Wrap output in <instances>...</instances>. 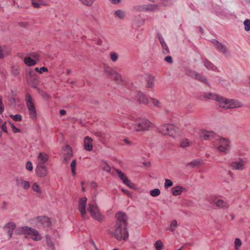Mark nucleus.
Wrapping results in <instances>:
<instances>
[{"instance_id":"nucleus-33","label":"nucleus","mask_w":250,"mask_h":250,"mask_svg":"<svg viewBox=\"0 0 250 250\" xmlns=\"http://www.w3.org/2000/svg\"><path fill=\"white\" fill-rule=\"evenodd\" d=\"M115 16L120 19H123L126 15L125 12L122 10H117L115 11Z\"/></svg>"},{"instance_id":"nucleus-11","label":"nucleus","mask_w":250,"mask_h":250,"mask_svg":"<svg viewBox=\"0 0 250 250\" xmlns=\"http://www.w3.org/2000/svg\"><path fill=\"white\" fill-rule=\"evenodd\" d=\"M157 4H147L139 5L136 7V10L139 12H153L158 9Z\"/></svg>"},{"instance_id":"nucleus-54","label":"nucleus","mask_w":250,"mask_h":250,"mask_svg":"<svg viewBox=\"0 0 250 250\" xmlns=\"http://www.w3.org/2000/svg\"><path fill=\"white\" fill-rule=\"evenodd\" d=\"M26 168L29 171H31L33 169L32 164L31 162L28 161L27 162Z\"/></svg>"},{"instance_id":"nucleus-40","label":"nucleus","mask_w":250,"mask_h":250,"mask_svg":"<svg viewBox=\"0 0 250 250\" xmlns=\"http://www.w3.org/2000/svg\"><path fill=\"white\" fill-rule=\"evenodd\" d=\"M154 246L156 250H162L163 247V244L161 241L157 240L155 243Z\"/></svg>"},{"instance_id":"nucleus-2","label":"nucleus","mask_w":250,"mask_h":250,"mask_svg":"<svg viewBox=\"0 0 250 250\" xmlns=\"http://www.w3.org/2000/svg\"><path fill=\"white\" fill-rule=\"evenodd\" d=\"M130 120L132 122L127 125V127L135 131L148 130L154 126L150 121L146 118H135L130 116Z\"/></svg>"},{"instance_id":"nucleus-32","label":"nucleus","mask_w":250,"mask_h":250,"mask_svg":"<svg viewBox=\"0 0 250 250\" xmlns=\"http://www.w3.org/2000/svg\"><path fill=\"white\" fill-rule=\"evenodd\" d=\"M192 142L188 139H184L182 140L180 142V146L183 148H186L189 146Z\"/></svg>"},{"instance_id":"nucleus-62","label":"nucleus","mask_w":250,"mask_h":250,"mask_svg":"<svg viewBox=\"0 0 250 250\" xmlns=\"http://www.w3.org/2000/svg\"><path fill=\"white\" fill-rule=\"evenodd\" d=\"M96 43L98 45H101L102 44V41L101 39H98L97 40Z\"/></svg>"},{"instance_id":"nucleus-18","label":"nucleus","mask_w":250,"mask_h":250,"mask_svg":"<svg viewBox=\"0 0 250 250\" xmlns=\"http://www.w3.org/2000/svg\"><path fill=\"white\" fill-rule=\"evenodd\" d=\"M48 154L44 152H40L37 157V165H45V163L48 160Z\"/></svg>"},{"instance_id":"nucleus-44","label":"nucleus","mask_w":250,"mask_h":250,"mask_svg":"<svg viewBox=\"0 0 250 250\" xmlns=\"http://www.w3.org/2000/svg\"><path fill=\"white\" fill-rule=\"evenodd\" d=\"M161 191L158 188H155L150 191V194L153 197H156L160 195Z\"/></svg>"},{"instance_id":"nucleus-46","label":"nucleus","mask_w":250,"mask_h":250,"mask_svg":"<svg viewBox=\"0 0 250 250\" xmlns=\"http://www.w3.org/2000/svg\"><path fill=\"white\" fill-rule=\"evenodd\" d=\"M150 100L154 106L157 107H160L161 106V103L157 99L155 98H150Z\"/></svg>"},{"instance_id":"nucleus-37","label":"nucleus","mask_w":250,"mask_h":250,"mask_svg":"<svg viewBox=\"0 0 250 250\" xmlns=\"http://www.w3.org/2000/svg\"><path fill=\"white\" fill-rule=\"evenodd\" d=\"M178 227V223L176 220H173L170 224V227L169 228V230L172 232H173L175 229L176 228H177Z\"/></svg>"},{"instance_id":"nucleus-41","label":"nucleus","mask_w":250,"mask_h":250,"mask_svg":"<svg viewBox=\"0 0 250 250\" xmlns=\"http://www.w3.org/2000/svg\"><path fill=\"white\" fill-rule=\"evenodd\" d=\"M102 168L103 170L107 172H109L111 169L110 166L104 161L103 162L102 164Z\"/></svg>"},{"instance_id":"nucleus-42","label":"nucleus","mask_w":250,"mask_h":250,"mask_svg":"<svg viewBox=\"0 0 250 250\" xmlns=\"http://www.w3.org/2000/svg\"><path fill=\"white\" fill-rule=\"evenodd\" d=\"M201 162L199 160H195L191 162L188 164L187 166L191 167H194L199 166Z\"/></svg>"},{"instance_id":"nucleus-30","label":"nucleus","mask_w":250,"mask_h":250,"mask_svg":"<svg viewBox=\"0 0 250 250\" xmlns=\"http://www.w3.org/2000/svg\"><path fill=\"white\" fill-rule=\"evenodd\" d=\"M17 184L19 186L22 187L24 189H27L30 187V184L28 181L22 180L17 181Z\"/></svg>"},{"instance_id":"nucleus-5","label":"nucleus","mask_w":250,"mask_h":250,"mask_svg":"<svg viewBox=\"0 0 250 250\" xmlns=\"http://www.w3.org/2000/svg\"><path fill=\"white\" fill-rule=\"evenodd\" d=\"M22 233L29 235L32 239L36 241H40L42 239V237L39 232L31 228L24 227L17 229V233Z\"/></svg>"},{"instance_id":"nucleus-61","label":"nucleus","mask_w":250,"mask_h":250,"mask_svg":"<svg viewBox=\"0 0 250 250\" xmlns=\"http://www.w3.org/2000/svg\"><path fill=\"white\" fill-rule=\"evenodd\" d=\"M66 114V111L64 110H61L60 112V115L61 116H63Z\"/></svg>"},{"instance_id":"nucleus-27","label":"nucleus","mask_w":250,"mask_h":250,"mask_svg":"<svg viewBox=\"0 0 250 250\" xmlns=\"http://www.w3.org/2000/svg\"><path fill=\"white\" fill-rule=\"evenodd\" d=\"M214 202L216 207L219 208H227L229 207V204L227 202L223 201L222 199H217L214 200Z\"/></svg>"},{"instance_id":"nucleus-13","label":"nucleus","mask_w":250,"mask_h":250,"mask_svg":"<svg viewBox=\"0 0 250 250\" xmlns=\"http://www.w3.org/2000/svg\"><path fill=\"white\" fill-rule=\"evenodd\" d=\"M212 43L215 45L216 49L222 53L224 55L227 56L229 54V51L228 50L227 47L224 44L222 43L219 42L218 41L216 40H213L212 41Z\"/></svg>"},{"instance_id":"nucleus-34","label":"nucleus","mask_w":250,"mask_h":250,"mask_svg":"<svg viewBox=\"0 0 250 250\" xmlns=\"http://www.w3.org/2000/svg\"><path fill=\"white\" fill-rule=\"evenodd\" d=\"M104 72L109 76L112 77L115 73V71L111 67L105 66L104 69Z\"/></svg>"},{"instance_id":"nucleus-20","label":"nucleus","mask_w":250,"mask_h":250,"mask_svg":"<svg viewBox=\"0 0 250 250\" xmlns=\"http://www.w3.org/2000/svg\"><path fill=\"white\" fill-rule=\"evenodd\" d=\"M92 141L93 140L90 137L88 136L85 137L84 140V146L85 150L90 151L92 150Z\"/></svg>"},{"instance_id":"nucleus-52","label":"nucleus","mask_w":250,"mask_h":250,"mask_svg":"<svg viewBox=\"0 0 250 250\" xmlns=\"http://www.w3.org/2000/svg\"><path fill=\"white\" fill-rule=\"evenodd\" d=\"M83 4L90 6L91 5L93 2L94 0H80Z\"/></svg>"},{"instance_id":"nucleus-57","label":"nucleus","mask_w":250,"mask_h":250,"mask_svg":"<svg viewBox=\"0 0 250 250\" xmlns=\"http://www.w3.org/2000/svg\"><path fill=\"white\" fill-rule=\"evenodd\" d=\"M1 125L0 126V128L2 129V130L5 132H7V127L6 126V122H4L3 123H2Z\"/></svg>"},{"instance_id":"nucleus-26","label":"nucleus","mask_w":250,"mask_h":250,"mask_svg":"<svg viewBox=\"0 0 250 250\" xmlns=\"http://www.w3.org/2000/svg\"><path fill=\"white\" fill-rule=\"evenodd\" d=\"M202 62L204 66L208 70L214 71L216 69V67L212 62L206 59H203Z\"/></svg>"},{"instance_id":"nucleus-25","label":"nucleus","mask_w":250,"mask_h":250,"mask_svg":"<svg viewBox=\"0 0 250 250\" xmlns=\"http://www.w3.org/2000/svg\"><path fill=\"white\" fill-rule=\"evenodd\" d=\"M15 225L13 222L8 223L5 227V229L7 231L9 237H11L13 230L15 228Z\"/></svg>"},{"instance_id":"nucleus-10","label":"nucleus","mask_w":250,"mask_h":250,"mask_svg":"<svg viewBox=\"0 0 250 250\" xmlns=\"http://www.w3.org/2000/svg\"><path fill=\"white\" fill-rule=\"evenodd\" d=\"M26 105L28 110L29 111V114L31 117L33 119H35L36 118V111L35 109V107L34 104L33 102V100L31 97V96L29 94H27L26 96Z\"/></svg>"},{"instance_id":"nucleus-39","label":"nucleus","mask_w":250,"mask_h":250,"mask_svg":"<svg viewBox=\"0 0 250 250\" xmlns=\"http://www.w3.org/2000/svg\"><path fill=\"white\" fill-rule=\"evenodd\" d=\"M154 77L149 75L147 81V86L148 88H151L154 86Z\"/></svg>"},{"instance_id":"nucleus-35","label":"nucleus","mask_w":250,"mask_h":250,"mask_svg":"<svg viewBox=\"0 0 250 250\" xmlns=\"http://www.w3.org/2000/svg\"><path fill=\"white\" fill-rule=\"evenodd\" d=\"M115 171L117 172L118 177L124 183L125 181H127V177L120 170L116 169Z\"/></svg>"},{"instance_id":"nucleus-4","label":"nucleus","mask_w":250,"mask_h":250,"mask_svg":"<svg viewBox=\"0 0 250 250\" xmlns=\"http://www.w3.org/2000/svg\"><path fill=\"white\" fill-rule=\"evenodd\" d=\"M213 145L220 152L227 154L230 149V142L228 139L218 135L216 137L215 140L213 141Z\"/></svg>"},{"instance_id":"nucleus-17","label":"nucleus","mask_w":250,"mask_h":250,"mask_svg":"<svg viewBox=\"0 0 250 250\" xmlns=\"http://www.w3.org/2000/svg\"><path fill=\"white\" fill-rule=\"evenodd\" d=\"M37 175L40 177H44L48 173V170L45 165H37L36 168Z\"/></svg>"},{"instance_id":"nucleus-28","label":"nucleus","mask_w":250,"mask_h":250,"mask_svg":"<svg viewBox=\"0 0 250 250\" xmlns=\"http://www.w3.org/2000/svg\"><path fill=\"white\" fill-rule=\"evenodd\" d=\"M24 62L28 66H34L38 62L37 61L31 59V57L29 56L26 57L24 59Z\"/></svg>"},{"instance_id":"nucleus-47","label":"nucleus","mask_w":250,"mask_h":250,"mask_svg":"<svg viewBox=\"0 0 250 250\" xmlns=\"http://www.w3.org/2000/svg\"><path fill=\"white\" fill-rule=\"evenodd\" d=\"M6 47L5 46H0V59L4 57L7 53L5 51Z\"/></svg>"},{"instance_id":"nucleus-8","label":"nucleus","mask_w":250,"mask_h":250,"mask_svg":"<svg viewBox=\"0 0 250 250\" xmlns=\"http://www.w3.org/2000/svg\"><path fill=\"white\" fill-rule=\"evenodd\" d=\"M87 211L90 213L91 217L93 219L100 222L102 221L103 216L100 213L98 207L96 205L93 204H89Z\"/></svg>"},{"instance_id":"nucleus-12","label":"nucleus","mask_w":250,"mask_h":250,"mask_svg":"<svg viewBox=\"0 0 250 250\" xmlns=\"http://www.w3.org/2000/svg\"><path fill=\"white\" fill-rule=\"evenodd\" d=\"M86 202V197L81 198L79 200L78 209L83 218L85 217Z\"/></svg>"},{"instance_id":"nucleus-51","label":"nucleus","mask_w":250,"mask_h":250,"mask_svg":"<svg viewBox=\"0 0 250 250\" xmlns=\"http://www.w3.org/2000/svg\"><path fill=\"white\" fill-rule=\"evenodd\" d=\"M165 181V182L164 186L166 188H167L173 185V183L171 180L167 179H166Z\"/></svg>"},{"instance_id":"nucleus-29","label":"nucleus","mask_w":250,"mask_h":250,"mask_svg":"<svg viewBox=\"0 0 250 250\" xmlns=\"http://www.w3.org/2000/svg\"><path fill=\"white\" fill-rule=\"evenodd\" d=\"M183 189L184 188L180 186L174 187L172 188V193L174 196L180 195Z\"/></svg>"},{"instance_id":"nucleus-19","label":"nucleus","mask_w":250,"mask_h":250,"mask_svg":"<svg viewBox=\"0 0 250 250\" xmlns=\"http://www.w3.org/2000/svg\"><path fill=\"white\" fill-rule=\"evenodd\" d=\"M64 151V158L63 161V162L67 163L68 162L70 158L72 156V151L70 146H66L63 149Z\"/></svg>"},{"instance_id":"nucleus-43","label":"nucleus","mask_w":250,"mask_h":250,"mask_svg":"<svg viewBox=\"0 0 250 250\" xmlns=\"http://www.w3.org/2000/svg\"><path fill=\"white\" fill-rule=\"evenodd\" d=\"M29 57H31V59H33L38 62H39L41 59L40 56L37 53H31L30 54Z\"/></svg>"},{"instance_id":"nucleus-49","label":"nucleus","mask_w":250,"mask_h":250,"mask_svg":"<svg viewBox=\"0 0 250 250\" xmlns=\"http://www.w3.org/2000/svg\"><path fill=\"white\" fill-rule=\"evenodd\" d=\"M242 242L240 239L236 238L234 241L235 249L238 250L239 248L241 246Z\"/></svg>"},{"instance_id":"nucleus-6","label":"nucleus","mask_w":250,"mask_h":250,"mask_svg":"<svg viewBox=\"0 0 250 250\" xmlns=\"http://www.w3.org/2000/svg\"><path fill=\"white\" fill-rule=\"evenodd\" d=\"M177 128L172 125L165 124L158 128V131L163 135H168L174 137L177 131Z\"/></svg>"},{"instance_id":"nucleus-55","label":"nucleus","mask_w":250,"mask_h":250,"mask_svg":"<svg viewBox=\"0 0 250 250\" xmlns=\"http://www.w3.org/2000/svg\"><path fill=\"white\" fill-rule=\"evenodd\" d=\"M4 106L2 103V99L0 97V114H1L4 111Z\"/></svg>"},{"instance_id":"nucleus-56","label":"nucleus","mask_w":250,"mask_h":250,"mask_svg":"<svg viewBox=\"0 0 250 250\" xmlns=\"http://www.w3.org/2000/svg\"><path fill=\"white\" fill-rule=\"evenodd\" d=\"M165 61L169 63H172L173 62L172 58L170 56H167L165 57Z\"/></svg>"},{"instance_id":"nucleus-58","label":"nucleus","mask_w":250,"mask_h":250,"mask_svg":"<svg viewBox=\"0 0 250 250\" xmlns=\"http://www.w3.org/2000/svg\"><path fill=\"white\" fill-rule=\"evenodd\" d=\"M110 1L114 4H117L121 2L122 0H109Z\"/></svg>"},{"instance_id":"nucleus-24","label":"nucleus","mask_w":250,"mask_h":250,"mask_svg":"<svg viewBox=\"0 0 250 250\" xmlns=\"http://www.w3.org/2000/svg\"><path fill=\"white\" fill-rule=\"evenodd\" d=\"M136 98L140 104H147L148 100L142 92L138 91L136 94Z\"/></svg>"},{"instance_id":"nucleus-9","label":"nucleus","mask_w":250,"mask_h":250,"mask_svg":"<svg viewBox=\"0 0 250 250\" xmlns=\"http://www.w3.org/2000/svg\"><path fill=\"white\" fill-rule=\"evenodd\" d=\"M33 223L38 227H48L51 226L49 218L45 216H38L35 218Z\"/></svg>"},{"instance_id":"nucleus-45","label":"nucleus","mask_w":250,"mask_h":250,"mask_svg":"<svg viewBox=\"0 0 250 250\" xmlns=\"http://www.w3.org/2000/svg\"><path fill=\"white\" fill-rule=\"evenodd\" d=\"M32 189L37 192V193H41L42 191L40 189V186L37 183H34L32 186Z\"/></svg>"},{"instance_id":"nucleus-7","label":"nucleus","mask_w":250,"mask_h":250,"mask_svg":"<svg viewBox=\"0 0 250 250\" xmlns=\"http://www.w3.org/2000/svg\"><path fill=\"white\" fill-rule=\"evenodd\" d=\"M242 105L243 104L238 101L233 99L228 100L223 97L220 107L229 109L240 107H242Z\"/></svg>"},{"instance_id":"nucleus-53","label":"nucleus","mask_w":250,"mask_h":250,"mask_svg":"<svg viewBox=\"0 0 250 250\" xmlns=\"http://www.w3.org/2000/svg\"><path fill=\"white\" fill-rule=\"evenodd\" d=\"M124 183L127 185L130 188H135V185L133 183L131 182V181L128 179H127V181H125Z\"/></svg>"},{"instance_id":"nucleus-16","label":"nucleus","mask_w":250,"mask_h":250,"mask_svg":"<svg viewBox=\"0 0 250 250\" xmlns=\"http://www.w3.org/2000/svg\"><path fill=\"white\" fill-rule=\"evenodd\" d=\"M203 97L207 100H213L218 102L219 106H221L223 97L213 93H205Z\"/></svg>"},{"instance_id":"nucleus-63","label":"nucleus","mask_w":250,"mask_h":250,"mask_svg":"<svg viewBox=\"0 0 250 250\" xmlns=\"http://www.w3.org/2000/svg\"><path fill=\"white\" fill-rule=\"evenodd\" d=\"M21 120V116L20 115L17 114V122L20 121Z\"/></svg>"},{"instance_id":"nucleus-22","label":"nucleus","mask_w":250,"mask_h":250,"mask_svg":"<svg viewBox=\"0 0 250 250\" xmlns=\"http://www.w3.org/2000/svg\"><path fill=\"white\" fill-rule=\"evenodd\" d=\"M158 39H159L160 43V44L161 45L162 48V51H163V53L165 54H169V50L168 49V47L167 43L165 42V40L163 39V38L162 37L161 35H159L158 36Z\"/></svg>"},{"instance_id":"nucleus-36","label":"nucleus","mask_w":250,"mask_h":250,"mask_svg":"<svg viewBox=\"0 0 250 250\" xmlns=\"http://www.w3.org/2000/svg\"><path fill=\"white\" fill-rule=\"evenodd\" d=\"M112 79L117 83H120L123 81L122 76L118 73L116 71L115 74L112 77Z\"/></svg>"},{"instance_id":"nucleus-59","label":"nucleus","mask_w":250,"mask_h":250,"mask_svg":"<svg viewBox=\"0 0 250 250\" xmlns=\"http://www.w3.org/2000/svg\"><path fill=\"white\" fill-rule=\"evenodd\" d=\"M19 25L21 26H22V27H26L27 26V23L26 22H20L19 23Z\"/></svg>"},{"instance_id":"nucleus-38","label":"nucleus","mask_w":250,"mask_h":250,"mask_svg":"<svg viewBox=\"0 0 250 250\" xmlns=\"http://www.w3.org/2000/svg\"><path fill=\"white\" fill-rule=\"evenodd\" d=\"M110 58L111 60L113 62H116L118 58H119V55L117 53L115 52H111L109 54Z\"/></svg>"},{"instance_id":"nucleus-64","label":"nucleus","mask_w":250,"mask_h":250,"mask_svg":"<svg viewBox=\"0 0 250 250\" xmlns=\"http://www.w3.org/2000/svg\"><path fill=\"white\" fill-rule=\"evenodd\" d=\"M125 142L126 144H128V145H129L130 144V142L127 140V139H125Z\"/></svg>"},{"instance_id":"nucleus-60","label":"nucleus","mask_w":250,"mask_h":250,"mask_svg":"<svg viewBox=\"0 0 250 250\" xmlns=\"http://www.w3.org/2000/svg\"><path fill=\"white\" fill-rule=\"evenodd\" d=\"M122 191L129 196H130L131 195L130 192H129L128 191L125 189H123V188L122 189Z\"/></svg>"},{"instance_id":"nucleus-31","label":"nucleus","mask_w":250,"mask_h":250,"mask_svg":"<svg viewBox=\"0 0 250 250\" xmlns=\"http://www.w3.org/2000/svg\"><path fill=\"white\" fill-rule=\"evenodd\" d=\"M43 0H32V5L34 8H40L42 5H45Z\"/></svg>"},{"instance_id":"nucleus-23","label":"nucleus","mask_w":250,"mask_h":250,"mask_svg":"<svg viewBox=\"0 0 250 250\" xmlns=\"http://www.w3.org/2000/svg\"><path fill=\"white\" fill-rule=\"evenodd\" d=\"M46 243L47 247L51 250H55V240L49 235L45 236Z\"/></svg>"},{"instance_id":"nucleus-14","label":"nucleus","mask_w":250,"mask_h":250,"mask_svg":"<svg viewBox=\"0 0 250 250\" xmlns=\"http://www.w3.org/2000/svg\"><path fill=\"white\" fill-rule=\"evenodd\" d=\"M187 75L192 78L198 80L206 84H208V81L207 79L203 76L198 73L195 71L192 70H188L187 71Z\"/></svg>"},{"instance_id":"nucleus-15","label":"nucleus","mask_w":250,"mask_h":250,"mask_svg":"<svg viewBox=\"0 0 250 250\" xmlns=\"http://www.w3.org/2000/svg\"><path fill=\"white\" fill-rule=\"evenodd\" d=\"M200 137L205 140H209L213 139L215 140L216 137L218 135L211 131H207L206 130H201L200 133Z\"/></svg>"},{"instance_id":"nucleus-3","label":"nucleus","mask_w":250,"mask_h":250,"mask_svg":"<svg viewBox=\"0 0 250 250\" xmlns=\"http://www.w3.org/2000/svg\"><path fill=\"white\" fill-rule=\"evenodd\" d=\"M48 69L46 67H42L40 68L38 67L35 68L34 70L29 69L26 70V79L28 83L32 87L37 88L40 82L38 76L35 73L38 72L42 74L44 72H47Z\"/></svg>"},{"instance_id":"nucleus-48","label":"nucleus","mask_w":250,"mask_h":250,"mask_svg":"<svg viewBox=\"0 0 250 250\" xmlns=\"http://www.w3.org/2000/svg\"><path fill=\"white\" fill-rule=\"evenodd\" d=\"M245 25V29L246 31H248L250 30V20L246 19L244 22Z\"/></svg>"},{"instance_id":"nucleus-50","label":"nucleus","mask_w":250,"mask_h":250,"mask_svg":"<svg viewBox=\"0 0 250 250\" xmlns=\"http://www.w3.org/2000/svg\"><path fill=\"white\" fill-rule=\"evenodd\" d=\"M76 165V160H73L71 163V171L72 172V174L73 175H74L76 173L75 172V167Z\"/></svg>"},{"instance_id":"nucleus-21","label":"nucleus","mask_w":250,"mask_h":250,"mask_svg":"<svg viewBox=\"0 0 250 250\" xmlns=\"http://www.w3.org/2000/svg\"><path fill=\"white\" fill-rule=\"evenodd\" d=\"M244 162L240 160L239 161L233 162L231 163L230 166L233 169L242 170L244 168Z\"/></svg>"},{"instance_id":"nucleus-1","label":"nucleus","mask_w":250,"mask_h":250,"mask_svg":"<svg viewBox=\"0 0 250 250\" xmlns=\"http://www.w3.org/2000/svg\"><path fill=\"white\" fill-rule=\"evenodd\" d=\"M115 217L117 219V222L114 231V236L119 241L122 239L126 240L128 237L126 222L127 216L125 213L120 212L116 214Z\"/></svg>"}]
</instances>
